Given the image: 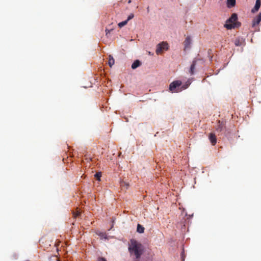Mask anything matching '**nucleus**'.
I'll return each mask as SVG.
<instances>
[{
	"label": "nucleus",
	"instance_id": "nucleus-1",
	"mask_svg": "<svg viewBox=\"0 0 261 261\" xmlns=\"http://www.w3.org/2000/svg\"><path fill=\"white\" fill-rule=\"evenodd\" d=\"M188 87V85H182V82L177 80L172 82L169 85V90L172 93H178L187 89Z\"/></svg>",
	"mask_w": 261,
	"mask_h": 261
},
{
	"label": "nucleus",
	"instance_id": "nucleus-2",
	"mask_svg": "<svg viewBox=\"0 0 261 261\" xmlns=\"http://www.w3.org/2000/svg\"><path fill=\"white\" fill-rule=\"evenodd\" d=\"M130 252H134L136 258H139L143 252L142 246L141 244L135 241L132 243V246L129 247Z\"/></svg>",
	"mask_w": 261,
	"mask_h": 261
},
{
	"label": "nucleus",
	"instance_id": "nucleus-3",
	"mask_svg": "<svg viewBox=\"0 0 261 261\" xmlns=\"http://www.w3.org/2000/svg\"><path fill=\"white\" fill-rule=\"evenodd\" d=\"M241 26V22L238 20V15L233 13L229 17V30L239 29Z\"/></svg>",
	"mask_w": 261,
	"mask_h": 261
},
{
	"label": "nucleus",
	"instance_id": "nucleus-4",
	"mask_svg": "<svg viewBox=\"0 0 261 261\" xmlns=\"http://www.w3.org/2000/svg\"><path fill=\"white\" fill-rule=\"evenodd\" d=\"M169 49V45L166 42H162L156 45L155 53L157 55L162 54L164 50H167Z\"/></svg>",
	"mask_w": 261,
	"mask_h": 261
},
{
	"label": "nucleus",
	"instance_id": "nucleus-5",
	"mask_svg": "<svg viewBox=\"0 0 261 261\" xmlns=\"http://www.w3.org/2000/svg\"><path fill=\"white\" fill-rule=\"evenodd\" d=\"M234 43L236 46H244L245 44V39L241 37H237L234 40Z\"/></svg>",
	"mask_w": 261,
	"mask_h": 261
},
{
	"label": "nucleus",
	"instance_id": "nucleus-6",
	"mask_svg": "<svg viewBox=\"0 0 261 261\" xmlns=\"http://www.w3.org/2000/svg\"><path fill=\"white\" fill-rule=\"evenodd\" d=\"M192 40L190 36H187L184 42V50L189 49L191 47Z\"/></svg>",
	"mask_w": 261,
	"mask_h": 261
},
{
	"label": "nucleus",
	"instance_id": "nucleus-7",
	"mask_svg": "<svg viewBox=\"0 0 261 261\" xmlns=\"http://www.w3.org/2000/svg\"><path fill=\"white\" fill-rule=\"evenodd\" d=\"M208 139L212 145H215L217 143V138L214 133H211L208 136Z\"/></svg>",
	"mask_w": 261,
	"mask_h": 261
},
{
	"label": "nucleus",
	"instance_id": "nucleus-8",
	"mask_svg": "<svg viewBox=\"0 0 261 261\" xmlns=\"http://www.w3.org/2000/svg\"><path fill=\"white\" fill-rule=\"evenodd\" d=\"M261 5L260 0H256L255 2V5L254 8L252 9L251 12L252 13H255L259 9Z\"/></svg>",
	"mask_w": 261,
	"mask_h": 261
},
{
	"label": "nucleus",
	"instance_id": "nucleus-9",
	"mask_svg": "<svg viewBox=\"0 0 261 261\" xmlns=\"http://www.w3.org/2000/svg\"><path fill=\"white\" fill-rule=\"evenodd\" d=\"M261 21V13H259L255 18H254L252 22V25L255 26L256 24H259Z\"/></svg>",
	"mask_w": 261,
	"mask_h": 261
},
{
	"label": "nucleus",
	"instance_id": "nucleus-10",
	"mask_svg": "<svg viewBox=\"0 0 261 261\" xmlns=\"http://www.w3.org/2000/svg\"><path fill=\"white\" fill-rule=\"evenodd\" d=\"M141 65L140 61L136 60L132 65V68L135 69Z\"/></svg>",
	"mask_w": 261,
	"mask_h": 261
},
{
	"label": "nucleus",
	"instance_id": "nucleus-11",
	"mask_svg": "<svg viewBox=\"0 0 261 261\" xmlns=\"http://www.w3.org/2000/svg\"><path fill=\"white\" fill-rule=\"evenodd\" d=\"M195 65H196V61H194L191 65L190 69V72L191 74H193L194 72Z\"/></svg>",
	"mask_w": 261,
	"mask_h": 261
},
{
	"label": "nucleus",
	"instance_id": "nucleus-12",
	"mask_svg": "<svg viewBox=\"0 0 261 261\" xmlns=\"http://www.w3.org/2000/svg\"><path fill=\"white\" fill-rule=\"evenodd\" d=\"M137 231L138 232L142 233L144 231V228L140 224H138L137 225Z\"/></svg>",
	"mask_w": 261,
	"mask_h": 261
},
{
	"label": "nucleus",
	"instance_id": "nucleus-13",
	"mask_svg": "<svg viewBox=\"0 0 261 261\" xmlns=\"http://www.w3.org/2000/svg\"><path fill=\"white\" fill-rule=\"evenodd\" d=\"M115 63V60H114V59L113 58V57L110 55L109 56V62H108V64L110 66V67H112Z\"/></svg>",
	"mask_w": 261,
	"mask_h": 261
},
{
	"label": "nucleus",
	"instance_id": "nucleus-14",
	"mask_svg": "<svg viewBox=\"0 0 261 261\" xmlns=\"http://www.w3.org/2000/svg\"><path fill=\"white\" fill-rule=\"evenodd\" d=\"M97 234L100 237L101 239H108L107 234L106 232H100L99 233H97Z\"/></svg>",
	"mask_w": 261,
	"mask_h": 261
},
{
	"label": "nucleus",
	"instance_id": "nucleus-15",
	"mask_svg": "<svg viewBox=\"0 0 261 261\" xmlns=\"http://www.w3.org/2000/svg\"><path fill=\"white\" fill-rule=\"evenodd\" d=\"M218 125L217 126L216 129L217 130L221 131L223 127V123L221 122L220 121H218Z\"/></svg>",
	"mask_w": 261,
	"mask_h": 261
},
{
	"label": "nucleus",
	"instance_id": "nucleus-16",
	"mask_svg": "<svg viewBox=\"0 0 261 261\" xmlns=\"http://www.w3.org/2000/svg\"><path fill=\"white\" fill-rule=\"evenodd\" d=\"M127 22H128L127 20H126L125 21H122L121 22H119L118 23L119 27L120 28L123 27V26H124L125 25H126L127 23Z\"/></svg>",
	"mask_w": 261,
	"mask_h": 261
},
{
	"label": "nucleus",
	"instance_id": "nucleus-17",
	"mask_svg": "<svg viewBox=\"0 0 261 261\" xmlns=\"http://www.w3.org/2000/svg\"><path fill=\"white\" fill-rule=\"evenodd\" d=\"M236 0H229V8L233 7L236 5Z\"/></svg>",
	"mask_w": 261,
	"mask_h": 261
},
{
	"label": "nucleus",
	"instance_id": "nucleus-18",
	"mask_svg": "<svg viewBox=\"0 0 261 261\" xmlns=\"http://www.w3.org/2000/svg\"><path fill=\"white\" fill-rule=\"evenodd\" d=\"M94 176L98 180H100V177L101 176V173L100 172L96 173Z\"/></svg>",
	"mask_w": 261,
	"mask_h": 261
},
{
	"label": "nucleus",
	"instance_id": "nucleus-19",
	"mask_svg": "<svg viewBox=\"0 0 261 261\" xmlns=\"http://www.w3.org/2000/svg\"><path fill=\"white\" fill-rule=\"evenodd\" d=\"M134 17V14L131 13L130 14H129V16L127 17V21H128L129 20H130L132 18H133Z\"/></svg>",
	"mask_w": 261,
	"mask_h": 261
},
{
	"label": "nucleus",
	"instance_id": "nucleus-20",
	"mask_svg": "<svg viewBox=\"0 0 261 261\" xmlns=\"http://www.w3.org/2000/svg\"><path fill=\"white\" fill-rule=\"evenodd\" d=\"M224 27L226 28L227 30H228V19L226 20L225 23L224 24Z\"/></svg>",
	"mask_w": 261,
	"mask_h": 261
},
{
	"label": "nucleus",
	"instance_id": "nucleus-21",
	"mask_svg": "<svg viewBox=\"0 0 261 261\" xmlns=\"http://www.w3.org/2000/svg\"><path fill=\"white\" fill-rule=\"evenodd\" d=\"M80 215V212L79 211H77L76 213H73V216L74 217H76L79 216Z\"/></svg>",
	"mask_w": 261,
	"mask_h": 261
},
{
	"label": "nucleus",
	"instance_id": "nucleus-22",
	"mask_svg": "<svg viewBox=\"0 0 261 261\" xmlns=\"http://www.w3.org/2000/svg\"><path fill=\"white\" fill-rule=\"evenodd\" d=\"M97 261H107L103 257H99Z\"/></svg>",
	"mask_w": 261,
	"mask_h": 261
},
{
	"label": "nucleus",
	"instance_id": "nucleus-23",
	"mask_svg": "<svg viewBox=\"0 0 261 261\" xmlns=\"http://www.w3.org/2000/svg\"><path fill=\"white\" fill-rule=\"evenodd\" d=\"M106 34H107L108 33H109L110 32V31L106 29Z\"/></svg>",
	"mask_w": 261,
	"mask_h": 261
},
{
	"label": "nucleus",
	"instance_id": "nucleus-24",
	"mask_svg": "<svg viewBox=\"0 0 261 261\" xmlns=\"http://www.w3.org/2000/svg\"><path fill=\"white\" fill-rule=\"evenodd\" d=\"M226 5L227 7H228V0H226Z\"/></svg>",
	"mask_w": 261,
	"mask_h": 261
},
{
	"label": "nucleus",
	"instance_id": "nucleus-25",
	"mask_svg": "<svg viewBox=\"0 0 261 261\" xmlns=\"http://www.w3.org/2000/svg\"><path fill=\"white\" fill-rule=\"evenodd\" d=\"M131 3V0H128V3L130 4Z\"/></svg>",
	"mask_w": 261,
	"mask_h": 261
}]
</instances>
